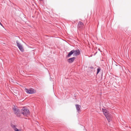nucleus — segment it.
Returning a JSON list of instances; mask_svg holds the SVG:
<instances>
[{"label":"nucleus","mask_w":131,"mask_h":131,"mask_svg":"<svg viewBox=\"0 0 131 131\" xmlns=\"http://www.w3.org/2000/svg\"><path fill=\"white\" fill-rule=\"evenodd\" d=\"M73 54V55L74 56H77L79 55L80 54V50L78 49L74 50V49L68 53L67 55V57H70Z\"/></svg>","instance_id":"1"},{"label":"nucleus","mask_w":131,"mask_h":131,"mask_svg":"<svg viewBox=\"0 0 131 131\" xmlns=\"http://www.w3.org/2000/svg\"><path fill=\"white\" fill-rule=\"evenodd\" d=\"M20 112L21 114L25 116H27L29 114V110L24 107L21 110Z\"/></svg>","instance_id":"2"},{"label":"nucleus","mask_w":131,"mask_h":131,"mask_svg":"<svg viewBox=\"0 0 131 131\" xmlns=\"http://www.w3.org/2000/svg\"><path fill=\"white\" fill-rule=\"evenodd\" d=\"M103 113L109 122L111 120V116L108 113L107 110L102 109Z\"/></svg>","instance_id":"3"},{"label":"nucleus","mask_w":131,"mask_h":131,"mask_svg":"<svg viewBox=\"0 0 131 131\" xmlns=\"http://www.w3.org/2000/svg\"><path fill=\"white\" fill-rule=\"evenodd\" d=\"M13 111L14 113L17 116L20 117V111L19 109L16 108H14L13 109Z\"/></svg>","instance_id":"4"},{"label":"nucleus","mask_w":131,"mask_h":131,"mask_svg":"<svg viewBox=\"0 0 131 131\" xmlns=\"http://www.w3.org/2000/svg\"><path fill=\"white\" fill-rule=\"evenodd\" d=\"M84 26V24L82 22L79 21L78 25V29L80 30H82L83 29Z\"/></svg>","instance_id":"5"},{"label":"nucleus","mask_w":131,"mask_h":131,"mask_svg":"<svg viewBox=\"0 0 131 131\" xmlns=\"http://www.w3.org/2000/svg\"><path fill=\"white\" fill-rule=\"evenodd\" d=\"M25 91L28 94H32L35 93V91L34 89H27L25 88Z\"/></svg>","instance_id":"6"},{"label":"nucleus","mask_w":131,"mask_h":131,"mask_svg":"<svg viewBox=\"0 0 131 131\" xmlns=\"http://www.w3.org/2000/svg\"><path fill=\"white\" fill-rule=\"evenodd\" d=\"M11 126L12 128L14 129L15 131H20V130L17 129L16 127V126L15 125H14L13 124H11Z\"/></svg>","instance_id":"7"},{"label":"nucleus","mask_w":131,"mask_h":131,"mask_svg":"<svg viewBox=\"0 0 131 131\" xmlns=\"http://www.w3.org/2000/svg\"><path fill=\"white\" fill-rule=\"evenodd\" d=\"M75 59V57H73L72 58H71L68 59L67 60L68 62L69 63H71Z\"/></svg>","instance_id":"8"},{"label":"nucleus","mask_w":131,"mask_h":131,"mask_svg":"<svg viewBox=\"0 0 131 131\" xmlns=\"http://www.w3.org/2000/svg\"><path fill=\"white\" fill-rule=\"evenodd\" d=\"M75 106L77 111L79 112H80L81 106L77 104H76Z\"/></svg>","instance_id":"9"},{"label":"nucleus","mask_w":131,"mask_h":131,"mask_svg":"<svg viewBox=\"0 0 131 131\" xmlns=\"http://www.w3.org/2000/svg\"><path fill=\"white\" fill-rule=\"evenodd\" d=\"M18 47L21 51L22 52L24 51V49L23 48L21 45L20 46H19V47Z\"/></svg>","instance_id":"10"},{"label":"nucleus","mask_w":131,"mask_h":131,"mask_svg":"<svg viewBox=\"0 0 131 131\" xmlns=\"http://www.w3.org/2000/svg\"><path fill=\"white\" fill-rule=\"evenodd\" d=\"M16 43L17 45V46L18 47H19V46H20L21 45L19 43V42L18 40L16 41Z\"/></svg>","instance_id":"11"},{"label":"nucleus","mask_w":131,"mask_h":131,"mask_svg":"<svg viewBox=\"0 0 131 131\" xmlns=\"http://www.w3.org/2000/svg\"><path fill=\"white\" fill-rule=\"evenodd\" d=\"M101 69L100 68H98L97 69V74H98L99 72L100 71Z\"/></svg>","instance_id":"12"},{"label":"nucleus","mask_w":131,"mask_h":131,"mask_svg":"<svg viewBox=\"0 0 131 131\" xmlns=\"http://www.w3.org/2000/svg\"><path fill=\"white\" fill-rule=\"evenodd\" d=\"M0 24L2 26H3L2 25V24H1V22H0Z\"/></svg>","instance_id":"13"},{"label":"nucleus","mask_w":131,"mask_h":131,"mask_svg":"<svg viewBox=\"0 0 131 131\" xmlns=\"http://www.w3.org/2000/svg\"><path fill=\"white\" fill-rule=\"evenodd\" d=\"M90 68H91V69H93V67H90Z\"/></svg>","instance_id":"14"}]
</instances>
